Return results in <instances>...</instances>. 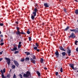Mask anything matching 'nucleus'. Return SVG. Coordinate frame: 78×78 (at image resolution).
<instances>
[{"mask_svg": "<svg viewBox=\"0 0 78 78\" xmlns=\"http://www.w3.org/2000/svg\"><path fill=\"white\" fill-rule=\"evenodd\" d=\"M16 30L17 32H16V33L17 36H20V34H25V33L23 32V30H22L21 32H20V27H16Z\"/></svg>", "mask_w": 78, "mask_h": 78, "instance_id": "nucleus-1", "label": "nucleus"}, {"mask_svg": "<svg viewBox=\"0 0 78 78\" xmlns=\"http://www.w3.org/2000/svg\"><path fill=\"white\" fill-rule=\"evenodd\" d=\"M38 9H39V7L37 6L34 9L33 12H32V16H36V12L38 10Z\"/></svg>", "mask_w": 78, "mask_h": 78, "instance_id": "nucleus-2", "label": "nucleus"}, {"mask_svg": "<svg viewBox=\"0 0 78 78\" xmlns=\"http://www.w3.org/2000/svg\"><path fill=\"white\" fill-rule=\"evenodd\" d=\"M31 75V73L30 72L27 71L26 72V74L24 73L23 76L24 78H28L29 76Z\"/></svg>", "mask_w": 78, "mask_h": 78, "instance_id": "nucleus-3", "label": "nucleus"}, {"mask_svg": "<svg viewBox=\"0 0 78 78\" xmlns=\"http://www.w3.org/2000/svg\"><path fill=\"white\" fill-rule=\"evenodd\" d=\"M5 68L3 70H2V69L1 70L0 72L2 73L1 76L2 78H6V76H5V75L3 74V73H5Z\"/></svg>", "mask_w": 78, "mask_h": 78, "instance_id": "nucleus-4", "label": "nucleus"}, {"mask_svg": "<svg viewBox=\"0 0 78 78\" xmlns=\"http://www.w3.org/2000/svg\"><path fill=\"white\" fill-rule=\"evenodd\" d=\"M69 37V38L71 37V38H72L73 39H75V38L76 37V36H75V35L74 33L73 32H72L71 35Z\"/></svg>", "mask_w": 78, "mask_h": 78, "instance_id": "nucleus-5", "label": "nucleus"}, {"mask_svg": "<svg viewBox=\"0 0 78 78\" xmlns=\"http://www.w3.org/2000/svg\"><path fill=\"white\" fill-rule=\"evenodd\" d=\"M5 59L7 60L6 62L8 64V65H10V63H11V59L9 58H5Z\"/></svg>", "mask_w": 78, "mask_h": 78, "instance_id": "nucleus-6", "label": "nucleus"}, {"mask_svg": "<svg viewBox=\"0 0 78 78\" xmlns=\"http://www.w3.org/2000/svg\"><path fill=\"white\" fill-rule=\"evenodd\" d=\"M13 62L14 63L15 66H16V67H19V64L18 63V62L16 60H14Z\"/></svg>", "mask_w": 78, "mask_h": 78, "instance_id": "nucleus-7", "label": "nucleus"}, {"mask_svg": "<svg viewBox=\"0 0 78 78\" xmlns=\"http://www.w3.org/2000/svg\"><path fill=\"white\" fill-rule=\"evenodd\" d=\"M67 53H68V56H70L71 55V50L70 49H68V50H67Z\"/></svg>", "mask_w": 78, "mask_h": 78, "instance_id": "nucleus-8", "label": "nucleus"}, {"mask_svg": "<svg viewBox=\"0 0 78 78\" xmlns=\"http://www.w3.org/2000/svg\"><path fill=\"white\" fill-rule=\"evenodd\" d=\"M30 61L31 62H32V63H34V64H35L36 61H35V60H34L33 58H31L30 59Z\"/></svg>", "mask_w": 78, "mask_h": 78, "instance_id": "nucleus-9", "label": "nucleus"}, {"mask_svg": "<svg viewBox=\"0 0 78 78\" xmlns=\"http://www.w3.org/2000/svg\"><path fill=\"white\" fill-rule=\"evenodd\" d=\"M55 54L56 55V57L57 58H59V52H58V51H57L55 52Z\"/></svg>", "mask_w": 78, "mask_h": 78, "instance_id": "nucleus-10", "label": "nucleus"}, {"mask_svg": "<svg viewBox=\"0 0 78 78\" xmlns=\"http://www.w3.org/2000/svg\"><path fill=\"white\" fill-rule=\"evenodd\" d=\"M10 50L11 51H14V50L15 51H16V50H17V47H14L13 48V49H11Z\"/></svg>", "mask_w": 78, "mask_h": 78, "instance_id": "nucleus-11", "label": "nucleus"}, {"mask_svg": "<svg viewBox=\"0 0 78 78\" xmlns=\"http://www.w3.org/2000/svg\"><path fill=\"white\" fill-rule=\"evenodd\" d=\"M59 48H60V50H62V51H66V50H65L64 48H63V47L62 46H59Z\"/></svg>", "mask_w": 78, "mask_h": 78, "instance_id": "nucleus-12", "label": "nucleus"}, {"mask_svg": "<svg viewBox=\"0 0 78 78\" xmlns=\"http://www.w3.org/2000/svg\"><path fill=\"white\" fill-rule=\"evenodd\" d=\"M44 5L46 8H48L49 7V5L47 3H44Z\"/></svg>", "mask_w": 78, "mask_h": 78, "instance_id": "nucleus-13", "label": "nucleus"}, {"mask_svg": "<svg viewBox=\"0 0 78 78\" xmlns=\"http://www.w3.org/2000/svg\"><path fill=\"white\" fill-rule=\"evenodd\" d=\"M75 33H78V28H76L75 29Z\"/></svg>", "mask_w": 78, "mask_h": 78, "instance_id": "nucleus-14", "label": "nucleus"}, {"mask_svg": "<svg viewBox=\"0 0 78 78\" xmlns=\"http://www.w3.org/2000/svg\"><path fill=\"white\" fill-rule=\"evenodd\" d=\"M70 28V27L69 26H67L66 28L64 30V31H67Z\"/></svg>", "mask_w": 78, "mask_h": 78, "instance_id": "nucleus-15", "label": "nucleus"}, {"mask_svg": "<svg viewBox=\"0 0 78 78\" xmlns=\"http://www.w3.org/2000/svg\"><path fill=\"white\" fill-rule=\"evenodd\" d=\"M40 62L41 63V64H42L44 62V59L42 58H41L40 59Z\"/></svg>", "mask_w": 78, "mask_h": 78, "instance_id": "nucleus-16", "label": "nucleus"}, {"mask_svg": "<svg viewBox=\"0 0 78 78\" xmlns=\"http://www.w3.org/2000/svg\"><path fill=\"white\" fill-rule=\"evenodd\" d=\"M62 54L63 56H64L66 55V53L65 52H63L62 53Z\"/></svg>", "mask_w": 78, "mask_h": 78, "instance_id": "nucleus-17", "label": "nucleus"}, {"mask_svg": "<svg viewBox=\"0 0 78 78\" xmlns=\"http://www.w3.org/2000/svg\"><path fill=\"white\" fill-rule=\"evenodd\" d=\"M70 67L72 69H73V68L74 67V64H72L71 65H70Z\"/></svg>", "mask_w": 78, "mask_h": 78, "instance_id": "nucleus-18", "label": "nucleus"}, {"mask_svg": "<svg viewBox=\"0 0 78 78\" xmlns=\"http://www.w3.org/2000/svg\"><path fill=\"white\" fill-rule=\"evenodd\" d=\"M34 17H35V16L34 15H32L31 16V18L32 20H34Z\"/></svg>", "mask_w": 78, "mask_h": 78, "instance_id": "nucleus-19", "label": "nucleus"}, {"mask_svg": "<svg viewBox=\"0 0 78 78\" xmlns=\"http://www.w3.org/2000/svg\"><path fill=\"white\" fill-rule=\"evenodd\" d=\"M37 73L38 76H41V73H39V71H37Z\"/></svg>", "mask_w": 78, "mask_h": 78, "instance_id": "nucleus-20", "label": "nucleus"}, {"mask_svg": "<svg viewBox=\"0 0 78 78\" xmlns=\"http://www.w3.org/2000/svg\"><path fill=\"white\" fill-rule=\"evenodd\" d=\"M75 13L76 14V15H78V9H76L75 10Z\"/></svg>", "mask_w": 78, "mask_h": 78, "instance_id": "nucleus-21", "label": "nucleus"}, {"mask_svg": "<svg viewBox=\"0 0 78 78\" xmlns=\"http://www.w3.org/2000/svg\"><path fill=\"white\" fill-rule=\"evenodd\" d=\"M25 53L27 54V55H30V53L28 52H25Z\"/></svg>", "mask_w": 78, "mask_h": 78, "instance_id": "nucleus-22", "label": "nucleus"}, {"mask_svg": "<svg viewBox=\"0 0 78 78\" xmlns=\"http://www.w3.org/2000/svg\"><path fill=\"white\" fill-rule=\"evenodd\" d=\"M16 68V66L15 65H12V69H14Z\"/></svg>", "mask_w": 78, "mask_h": 78, "instance_id": "nucleus-23", "label": "nucleus"}, {"mask_svg": "<svg viewBox=\"0 0 78 78\" xmlns=\"http://www.w3.org/2000/svg\"><path fill=\"white\" fill-rule=\"evenodd\" d=\"M22 46V45L21 44H18V48H20L21 47V46Z\"/></svg>", "mask_w": 78, "mask_h": 78, "instance_id": "nucleus-24", "label": "nucleus"}, {"mask_svg": "<svg viewBox=\"0 0 78 78\" xmlns=\"http://www.w3.org/2000/svg\"><path fill=\"white\" fill-rule=\"evenodd\" d=\"M33 58L34 59H36V56H35V55H34L33 56Z\"/></svg>", "mask_w": 78, "mask_h": 78, "instance_id": "nucleus-25", "label": "nucleus"}, {"mask_svg": "<svg viewBox=\"0 0 78 78\" xmlns=\"http://www.w3.org/2000/svg\"><path fill=\"white\" fill-rule=\"evenodd\" d=\"M25 60L26 61H29L30 60V58L29 57L26 58Z\"/></svg>", "mask_w": 78, "mask_h": 78, "instance_id": "nucleus-26", "label": "nucleus"}, {"mask_svg": "<svg viewBox=\"0 0 78 78\" xmlns=\"http://www.w3.org/2000/svg\"><path fill=\"white\" fill-rule=\"evenodd\" d=\"M24 61H25V59H24V58H21V62H23Z\"/></svg>", "mask_w": 78, "mask_h": 78, "instance_id": "nucleus-27", "label": "nucleus"}, {"mask_svg": "<svg viewBox=\"0 0 78 78\" xmlns=\"http://www.w3.org/2000/svg\"><path fill=\"white\" fill-rule=\"evenodd\" d=\"M70 31L72 32H75V29H70Z\"/></svg>", "mask_w": 78, "mask_h": 78, "instance_id": "nucleus-28", "label": "nucleus"}, {"mask_svg": "<svg viewBox=\"0 0 78 78\" xmlns=\"http://www.w3.org/2000/svg\"><path fill=\"white\" fill-rule=\"evenodd\" d=\"M17 78V77L16 76V74H14L13 78Z\"/></svg>", "mask_w": 78, "mask_h": 78, "instance_id": "nucleus-29", "label": "nucleus"}, {"mask_svg": "<svg viewBox=\"0 0 78 78\" xmlns=\"http://www.w3.org/2000/svg\"><path fill=\"white\" fill-rule=\"evenodd\" d=\"M29 41H31V37H29Z\"/></svg>", "mask_w": 78, "mask_h": 78, "instance_id": "nucleus-30", "label": "nucleus"}, {"mask_svg": "<svg viewBox=\"0 0 78 78\" xmlns=\"http://www.w3.org/2000/svg\"><path fill=\"white\" fill-rule=\"evenodd\" d=\"M60 71L61 73H62V72H63V70L62 69V68L61 67V68Z\"/></svg>", "mask_w": 78, "mask_h": 78, "instance_id": "nucleus-31", "label": "nucleus"}, {"mask_svg": "<svg viewBox=\"0 0 78 78\" xmlns=\"http://www.w3.org/2000/svg\"><path fill=\"white\" fill-rule=\"evenodd\" d=\"M3 42V39L1 38V41H0V42Z\"/></svg>", "mask_w": 78, "mask_h": 78, "instance_id": "nucleus-32", "label": "nucleus"}, {"mask_svg": "<svg viewBox=\"0 0 78 78\" xmlns=\"http://www.w3.org/2000/svg\"><path fill=\"white\" fill-rule=\"evenodd\" d=\"M19 76H20V78H23V77H22V75L21 74H20Z\"/></svg>", "mask_w": 78, "mask_h": 78, "instance_id": "nucleus-33", "label": "nucleus"}, {"mask_svg": "<svg viewBox=\"0 0 78 78\" xmlns=\"http://www.w3.org/2000/svg\"><path fill=\"white\" fill-rule=\"evenodd\" d=\"M78 41H76L75 42V45H77V43H78Z\"/></svg>", "mask_w": 78, "mask_h": 78, "instance_id": "nucleus-34", "label": "nucleus"}, {"mask_svg": "<svg viewBox=\"0 0 78 78\" xmlns=\"http://www.w3.org/2000/svg\"><path fill=\"white\" fill-rule=\"evenodd\" d=\"M14 53V54H17V53H19V51H15Z\"/></svg>", "mask_w": 78, "mask_h": 78, "instance_id": "nucleus-35", "label": "nucleus"}, {"mask_svg": "<svg viewBox=\"0 0 78 78\" xmlns=\"http://www.w3.org/2000/svg\"><path fill=\"white\" fill-rule=\"evenodd\" d=\"M34 50H37V47H35L34 48Z\"/></svg>", "mask_w": 78, "mask_h": 78, "instance_id": "nucleus-36", "label": "nucleus"}, {"mask_svg": "<svg viewBox=\"0 0 78 78\" xmlns=\"http://www.w3.org/2000/svg\"><path fill=\"white\" fill-rule=\"evenodd\" d=\"M27 34H30V32L29 31H28L27 32Z\"/></svg>", "mask_w": 78, "mask_h": 78, "instance_id": "nucleus-37", "label": "nucleus"}, {"mask_svg": "<svg viewBox=\"0 0 78 78\" xmlns=\"http://www.w3.org/2000/svg\"><path fill=\"white\" fill-rule=\"evenodd\" d=\"M7 77H10V74H8L7 75Z\"/></svg>", "mask_w": 78, "mask_h": 78, "instance_id": "nucleus-38", "label": "nucleus"}, {"mask_svg": "<svg viewBox=\"0 0 78 78\" xmlns=\"http://www.w3.org/2000/svg\"><path fill=\"white\" fill-rule=\"evenodd\" d=\"M0 26H1V27L3 26V24L2 23H0Z\"/></svg>", "mask_w": 78, "mask_h": 78, "instance_id": "nucleus-39", "label": "nucleus"}, {"mask_svg": "<svg viewBox=\"0 0 78 78\" xmlns=\"http://www.w3.org/2000/svg\"><path fill=\"white\" fill-rule=\"evenodd\" d=\"M15 22L16 25H18V24H19V22H18V21H16Z\"/></svg>", "mask_w": 78, "mask_h": 78, "instance_id": "nucleus-40", "label": "nucleus"}, {"mask_svg": "<svg viewBox=\"0 0 78 78\" xmlns=\"http://www.w3.org/2000/svg\"><path fill=\"white\" fill-rule=\"evenodd\" d=\"M14 47H17V45L16 44H13Z\"/></svg>", "mask_w": 78, "mask_h": 78, "instance_id": "nucleus-41", "label": "nucleus"}, {"mask_svg": "<svg viewBox=\"0 0 78 78\" xmlns=\"http://www.w3.org/2000/svg\"><path fill=\"white\" fill-rule=\"evenodd\" d=\"M35 44H36V46H37V47H38L39 46V44H37V43H36Z\"/></svg>", "mask_w": 78, "mask_h": 78, "instance_id": "nucleus-42", "label": "nucleus"}, {"mask_svg": "<svg viewBox=\"0 0 78 78\" xmlns=\"http://www.w3.org/2000/svg\"><path fill=\"white\" fill-rule=\"evenodd\" d=\"M4 44V43H1L0 44V45L1 46L3 45Z\"/></svg>", "mask_w": 78, "mask_h": 78, "instance_id": "nucleus-43", "label": "nucleus"}, {"mask_svg": "<svg viewBox=\"0 0 78 78\" xmlns=\"http://www.w3.org/2000/svg\"><path fill=\"white\" fill-rule=\"evenodd\" d=\"M63 11H64L65 12H66V9L64 8L63 9Z\"/></svg>", "mask_w": 78, "mask_h": 78, "instance_id": "nucleus-44", "label": "nucleus"}, {"mask_svg": "<svg viewBox=\"0 0 78 78\" xmlns=\"http://www.w3.org/2000/svg\"><path fill=\"white\" fill-rule=\"evenodd\" d=\"M0 37L2 38L3 37V35L1 34L0 35Z\"/></svg>", "mask_w": 78, "mask_h": 78, "instance_id": "nucleus-45", "label": "nucleus"}, {"mask_svg": "<svg viewBox=\"0 0 78 78\" xmlns=\"http://www.w3.org/2000/svg\"><path fill=\"white\" fill-rule=\"evenodd\" d=\"M55 75L56 76H57L58 75V72H56L55 73Z\"/></svg>", "mask_w": 78, "mask_h": 78, "instance_id": "nucleus-46", "label": "nucleus"}, {"mask_svg": "<svg viewBox=\"0 0 78 78\" xmlns=\"http://www.w3.org/2000/svg\"><path fill=\"white\" fill-rule=\"evenodd\" d=\"M35 7L37 6H37H38V7H39V6H37V4H35Z\"/></svg>", "mask_w": 78, "mask_h": 78, "instance_id": "nucleus-47", "label": "nucleus"}, {"mask_svg": "<svg viewBox=\"0 0 78 78\" xmlns=\"http://www.w3.org/2000/svg\"><path fill=\"white\" fill-rule=\"evenodd\" d=\"M3 58H0V61H2V60H3Z\"/></svg>", "mask_w": 78, "mask_h": 78, "instance_id": "nucleus-48", "label": "nucleus"}, {"mask_svg": "<svg viewBox=\"0 0 78 78\" xmlns=\"http://www.w3.org/2000/svg\"><path fill=\"white\" fill-rule=\"evenodd\" d=\"M44 70H47V67H44Z\"/></svg>", "mask_w": 78, "mask_h": 78, "instance_id": "nucleus-49", "label": "nucleus"}, {"mask_svg": "<svg viewBox=\"0 0 78 78\" xmlns=\"http://www.w3.org/2000/svg\"><path fill=\"white\" fill-rule=\"evenodd\" d=\"M76 51H78V47L76 49Z\"/></svg>", "mask_w": 78, "mask_h": 78, "instance_id": "nucleus-50", "label": "nucleus"}, {"mask_svg": "<svg viewBox=\"0 0 78 78\" xmlns=\"http://www.w3.org/2000/svg\"><path fill=\"white\" fill-rule=\"evenodd\" d=\"M37 51L38 52H39V51H40V50H39V49H37Z\"/></svg>", "mask_w": 78, "mask_h": 78, "instance_id": "nucleus-51", "label": "nucleus"}, {"mask_svg": "<svg viewBox=\"0 0 78 78\" xmlns=\"http://www.w3.org/2000/svg\"><path fill=\"white\" fill-rule=\"evenodd\" d=\"M21 44H22V42H19V45H20Z\"/></svg>", "mask_w": 78, "mask_h": 78, "instance_id": "nucleus-52", "label": "nucleus"}, {"mask_svg": "<svg viewBox=\"0 0 78 78\" xmlns=\"http://www.w3.org/2000/svg\"><path fill=\"white\" fill-rule=\"evenodd\" d=\"M72 69H73V70H76V69H75L74 67L73 68H72Z\"/></svg>", "mask_w": 78, "mask_h": 78, "instance_id": "nucleus-53", "label": "nucleus"}, {"mask_svg": "<svg viewBox=\"0 0 78 78\" xmlns=\"http://www.w3.org/2000/svg\"><path fill=\"white\" fill-rule=\"evenodd\" d=\"M2 53H3V51H2V52H0V55H2Z\"/></svg>", "mask_w": 78, "mask_h": 78, "instance_id": "nucleus-54", "label": "nucleus"}, {"mask_svg": "<svg viewBox=\"0 0 78 78\" xmlns=\"http://www.w3.org/2000/svg\"><path fill=\"white\" fill-rule=\"evenodd\" d=\"M75 2H78V1L77 0H74Z\"/></svg>", "mask_w": 78, "mask_h": 78, "instance_id": "nucleus-55", "label": "nucleus"}, {"mask_svg": "<svg viewBox=\"0 0 78 78\" xmlns=\"http://www.w3.org/2000/svg\"><path fill=\"white\" fill-rule=\"evenodd\" d=\"M42 25H44V23H42Z\"/></svg>", "mask_w": 78, "mask_h": 78, "instance_id": "nucleus-56", "label": "nucleus"}, {"mask_svg": "<svg viewBox=\"0 0 78 78\" xmlns=\"http://www.w3.org/2000/svg\"><path fill=\"white\" fill-rule=\"evenodd\" d=\"M69 58V57H66V59H68Z\"/></svg>", "mask_w": 78, "mask_h": 78, "instance_id": "nucleus-57", "label": "nucleus"}, {"mask_svg": "<svg viewBox=\"0 0 78 78\" xmlns=\"http://www.w3.org/2000/svg\"><path fill=\"white\" fill-rule=\"evenodd\" d=\"M2 33V32H1V31H0V34Z\"/></svg>", "mask_w": 78, "mask_h": 78, "instance_id": "nucleus-58", "label": "nucleus"}, {"mask_svg": "<svg viewBox=\"0 0 78 78\" xmlns=\"http://www.w3.org/2000/svg\"><path fill=\"white\" fill-rule=\"evenodd\" d=\"M59 78H62V77H59Z\"/></svg>", "mask_w": 78, "mask_h": 78, "instance_id": "nucleus-59", "label": "nucleus"}, {"mask_svg": "<svg viewBox=\"0 0 78 78\" xmlns=\"http://www.w3.org/2000/svg\"><path fill=\"white\" fill-rule=\"evenodd\" d=\"M7 78H10V77H7Z\"/></svg>", "mask_w": 78, "mask_h": 78, "instance_id": "nucleus-60", "label": "nucleus"}, {"mask_svg": "<svg viewBox=\"0 0 78 78\" xmlns=\"http://www.w3.org/2000/svg\"><path fill=\"white\" fill-rule=\"evenodd\" d=\"M77 22H78V20H77Z\"/></svg>", "mask_w": 78, "mask_h": 78, "instance_id": "nucleus-61", "label": "nucleus"}, {"mask_svg": "<svg viewBox=\"0 0 78 78\" xmlns=\"http://www.w3.org/2000/svg\"><path fill=\"white\" fill-rule=\"evenodd\" d=\"M77 72H78V70H77Z\"/></svg>", "mask_w": 78, "mask_h": 78, "instance_id": "nucleus-62", "label": "nucleus"}]
</instances>
